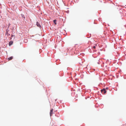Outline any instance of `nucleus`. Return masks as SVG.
Segmentation results:
<instances>
[{
	"label": "nucleus",
	"instance_id": "1",
	"mask_svg": "<svg viewBox=\"0 0 126 126\" xmlns=\"http://www.w3.org/2000/svg\"><path fill=\"white\" fill-rule=\"evenodd\" d=\"M101 92L103 94H105L106 92L105 89H103L101 90Z\"/></svg>",
	"mask_w": 126,
	"mask_h": 126
},
{
	"label": "nucleus",
	"instance_id": "2",
	"mask_svg": "<svg viewBox=\"0 0 126 126\" xmlns=\"http://www.w3.org/2000/svg\"><path fill=\"white\" fill-rule=\"evenodd\" d=\"M53 109H52L50 111V116L52 115V114L53 113Z\"/></svg>",
	"mask_w": 126,
	"mask_h": 126
},
{
	"label": "nucleus",
	"instance_id": "3",
	"mask_svg": "<svg viewBox=\"0 0 126 126\" xmlns=\"http://www.w3.org/2000/svg\"><path fill=\"white\" fill-rule=\"evenodd\" d=\"M36 25H37V26L40 27V28H41V26L40 25V24L39 23V22H36Z\"/></svg>",
	"mask_w": 126,
	"mask_h": 126
},
{
	"label": "nucleus",
	"instance_id": "4",
	"mask_svg": "<svg viewBox=\"0 0 126 126\" xmlns=\"http://www.w3.org/2000/svg\"><path fill=\"white\" fill-rule=\"evenodd\" d=\"M13 43V42L12 41H10L9 43V45L10 46L12 45Z\"/></svg>",
	"mask_w": 126,
	"mask_h": 126
},
{
	"label": "nucleus",
	"instance_id": "5",
	"mask_svg": "<svg viewBox=\"0 0 126 126\" xmlns=\"http://www.w3.org/2000/svg\"><path fill=\"white\" fill-rule=\"evenodd\" d=\"M13 57L12 56H11L8 58V60L9 61L12 60L13 59Z\"/></svg>",
	"mask_w": 126,
	"mask_h": 126
},
{
	"label": "nucleus",
	"instance_id": "6",
	"mask_svg": "<svg viewBox=\"0 0 126 126\" xmlns=\"http://www.w3.org/2000/svg\"><path fill=\"white\" fill-rule=\"evenodd\" d=\"M97 44H95L94 45V46L93 47V48L94 49L97 46Z\"/></svg>",
	"mask_w": 126,
	"mask_h": 126
},
{
	"label": "nucleus",
	"instance_id": "7",
	"mask_svg": "<svg viewBox=\"0 0 126 126\" xmlns=\"http://www.w3.org/2000/svg\"><path fill=\"white\" fill-rule=\"evenodd\" d=\"M56 20H53V22L55 23V24L56 25Z\"/></svg>",
	"mask_w": 126,
	"mask_h": 126
},
{
	"label": "nucleus",
	"instance_id": "8",
	"mask_svg": "<svg viewBox=\"0 0 126 126\" xmlns=\"http://www.w3.org/2000/svg\"><path fill=\"white\" fill-rule=\"evenodd\" d=\"M108 89V88L107 87V88H106V89Z\"/></svg>",
	"mask_w": 126,
	"mask_h": 126
}]
</instances>
